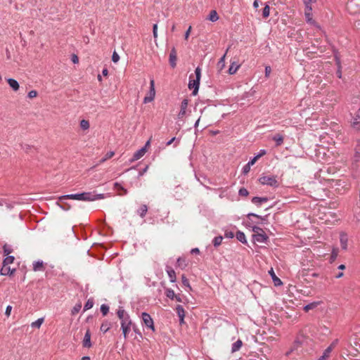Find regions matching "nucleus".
I'll return each instance as SVG.
<instances>
[{"label": "nucleus", "mask_w": 360, "mask_h": 360, "mask_svg": "<svg viewBox=\"0 0 360 360\" xmlns=\"http://www.w3.org/2000/svg\"><path fill=\"white\" fill-rule=\"evenodd\" d=\"M104 198V194H95L94 193L91 192H84L82 193L62 195L59 198L58 200L60 202H63V201L66 199H72L82 201H94L99 199H103Z\"/></svg>", "instance_id": "obj_1"}, {"label": "nucleus", "mask_w": 360, "mask_h": 360, "mask_svg": "<svg viewBox=\"0 0 360 360\" xmlns=\"http://www.w3.org/2000/svg\"><path fill=\"white\" fill-rule=\"evenodd\" d=\"M195 78H193V75H191L189 77V83L188 88L191 90H193L192 94L195 96L199 89L200 81L201 77V68L200 67H197L195 70Z\"/></svg>", "instance_id": "obj_2"}, {"label": "nucleus", "mask_w": 360, "mask_h": 360, "mask_svg": "<svg viewBox=\"0 0 360 360\" xmlns=\"http://www.w3.org/2000/svg\"><path fill=\"white\" fill-rule=\"evenodd\" d=\"M248 220L245 222L246 225L252 227V231L254 232V234H258L261 232H263V229L257 226L252 225L253 224H258V222L253 221L251 217H255L257 219H261L262 221L266 220V217H262L259 215H257L254 213H249L247 215Z\"/></svg>", "instance_id": "obj_3"}, {"label": "nucleus", "mask_w": 360, "mask_h": 360, "mask_svg": "<svg viewBox=\"0 0 360 360\" xmlns=\"http://www.w3.org/2000/svg\"><path fill=\"white\" fill-rule=\"evenodd\" d=\"M259 181L262 185H267L273 188H277L279 186L276 176L274 175L262 176L259 179Z\"/></svg>", "instance_id": "obj_4"}, {"label": "nucleus", "mask_w": 360, "mask_h": 360, "mask_svg": "<svg viewBox=\"0 0 360 360\" xmlns=\"http://www.w3.org/2000/svg\"><path fill=\"white\" fill-rule=\"evenodd\" d=\"M132 322L130 317L125 318L121 321V329L124 338H127L129 333L131 331Z\"/></svg>", "instance_id": "obj_5"}, {"label": "nucleus", "mask_w": 360, "mask_h": 360, "mask_svg": "<svg viewBox=\"0 0 360 360\" xmlns=\"http://www.w3.org/2000/svg\"><path fill=\"white\" fill-rule=\"evenodd\" d=\"M141 319L143 324H144L146 327L152 330L153 331L155 330L153 320L149 314L143 312L141 314Z\"/></svg>", "instance_id": "obj_6"}, {"label": "nucleus", "mask_w": 360, "mask_h": 360, "mask_svg": "<svg viewBox=\"0 0 360 360\" xmlns=\"http://www.w3.org/2000/svg\"><path fill=\"white\" fill-rule=\"evenodd\" d=\"M155 96V82L154 79H150V90L147 96H146L143 98V103H148L153 101Z\"/></svg>", "instance_id": "obj_7"}, {"label": "nucleus", "mask_w": 360, "mask_h": 360, "mask_svg": "<svg viewBox=\"0 0 360 360\" xmlns=\"http://www.w3.org/2000/svg\"><path fill=\"white\" fill-rule=\"evenodd\" d=\"M352 126L356 130H360V108L354 114L352 122Z\"/></svg>", "instance_id": "obj_8"}, {"label": "nucleus", "mask_w": 360, "mask_h": 360, "mask_svg": "<svg viewBox=\"0 0 360 360\" xmlns=\"http://www.w3.org/2000/svg\"><path fill=\"white\" fill-rule=\"evenodd\" d=\"M253 238L256 242L264 243L267 241L268 237L265 234L264 231H263L258 234H253Z\"/></svg>", "instance_id": "obj_9"}, {"label": "nucleus", "mask_w": 360, "mask_h": 360, "mask_svg": "<svg viewBox=\"0 0 360 360\" xmlns=\"http://www.w3.org/2000/svg\"><path fill=\"white\" fill-rule=\"evenodd\" d=\"M176 312L179 318L180 324L184 323L185 311L181 305H177L176 307Z\"/></svg>", "instance_id": "obj_10"}, {"label": "nucleus", "mask_w": 360, "mask_h": 360, "mask_svg": "<svg viewBox=\"0 0 360 360\" xmlns=\"http://www.w3.org/2000/svg\"><path fill=\"white\" fill-rule=\"evenodd\" d=\"M187 107H188V100L184 99L181 103L180 111L178 114V117L179 119H181L186 115Z\"/></svg>", "instance_id": "obj_11"}, {"label": "nucleus", "mask_w": 360, "mask_h": 360, "mask_svg": "<svg viewBox=\"0 0 360 360\" xmlns=\"http://www.w3.org/2000/svg\"><path fill=\"white\" fill-rule=\"evenodd\" d=\"M82 343L84 347L89 348L91 347V333L89 330L86 331Z\"/></svg>", "instance_id": "obj_12"}, {"label": "nucleus", "mask_w": 360, "mask_h": 360, "mask_svg": "<svg viewBox=\"0 0 360 360\" xmlns=\"http://www.w3.org/2000/svg\"><path fill=\"white\" fill-rule=\"evenodd\" d=\"M169 64L174 68L176 65V51L175 48H172L169 53Z\"/></svg>", "instance_id": "obj_13"}, {"label": "nucleus", "mask_w": 360, "mask_h": 360, "mask_svg": "<svg viewBox=\"0 0 360 360\" xmlns=\"http://www.w3.org/2000/svg\"><path fill=\"white\" fill-rule=\"evenodd\" d=\"M340 241L341 247L343 250H346L347 248V241L348 238L347 235L345 233H341L340 236Z\"/></svg>", "instance_id": "obj_14"}, {"label": "nucleus", "mask_w": 360, "mask_h": 360, "mask_svg": "<svg viewBox=\"0 0 360 360\" xmlns=\"http://www.w3.org/2000/svg\"><path fill=\"white\" fill-rule=\"evenodd\" d=\"M240 65L238 64V63L235 62V61H233L231 62L230 66H229V73L230 75H233L235 74L237 70H238V68H240Z\"/></svg>", "instance_id": "obj_15"}, {"label": "nucleus", "mask_w": 360, "mask_h": 360, "mask_svg": "<svg viewBox=\"0 0 360 360\" xmlns=\"http://www.w3.org/2000/svg\"><path fill=\"white\" fill-rule=\"evenodd\" d=\"M117 315L118 318L121 320H124L127 317H130L129 315L125 311V310L123 309V307H119Z\"/></svg>", "instance_id": "obj_16"}, {"label": "nucleus", "mask_w": 360, "mask_h": 360, "mask_svg": "<svg viewBox=\"0 0 360 360\" xmlns=\"http://www.w3.org/2000/svg\"><path fill=\"white\" fill-rule=\"evenodd\" d=\"M146 153V149L141 148V149L138 150L133 156L132 161L138 160L140 158H141L145 153Z\"/></svg>", "instance_id": "obj_17"}, {"label": "nucleus", "mask_w": 360, "mask_h": 360, "mask_svg": "<svg viewBox=\"0 0 360 360\" xmlns=\"http://www.w3.org/2000/svg\"><path fill=\"white\" fill-rule=\"evenodd\" d=\"M166 271L168 274V276L169 278V281L172 283H174L176 281V273L174 269H172L169 266H167Z\"/></svg>", "instance_id": "obj_18"}, {"label": "nucleus", "mask_w": 360, "mask_h": 360, "mask_svg": "<svg viewBox=\"0 0 360 360\" xmlns=\"http://www.w3.org/2000/svg\"><path fill=\"white\" fill-rule=\"evenodd\" d=\"M7 82H8L9 86H11V88H12L13 91H16L19 89V87H20L19 84L15 79L9 78L7 79Z\"/></svg>", "instance_id": "obj_19"}, {"label": "nucleus", "mask_w": 360, "mask_h": 360, "mask_svg": "<svg viewBox=\"0 0 360 360\" xmlns=\"http://www.w3.org/2000/svg\"><path fill=\"white\" fill-rule=\"evenodd\" d=\"M111 326H112V324L110 321H104L101 326L100 330L101 332L105 333L110 330V328H111Z\"/></svg>", "instance_id": "obj_20"}, {"label": "nucleus", "mask_w": 360, "mask_h": 360, "mask_svg": "<svg viewBox=\"0 0 360 360\" xmlns=\"http://www.w3.org/2000/svg\"><path fill=\"white\" fill-rule=\"evenodd\" d=\"M243 345V342L240 340H238L236 342L232 344L231 347V352L234 353L236 352H238L240 349L241 347Z\"/></svg>", "instance_id": "obj_21"}, {"label": "nucleus", "mask_w": 360, "mask_h": 360, "mask_svg": "<svg viewBox=\"0 0 360 360\" xmlns=\"http://www.w3.org/2000/svg\"><path fill=\"white\" fill-rule=\"evenodd\" d=\"M268 201V198H266V197H264V198H261V197H253L252 199V203L257 205H262L263 202H266Z\"/></svg>", "instance_id": "obj_22"}, {"label": "nucleus", "mask_w": 360, "mask_h": 360, "mask_svg": "<svg viewBox=\"0 0 360 360\" xmlns=\"http://www.w3.org/2000/svg\"><path fill=\"white\" fill-rule=\"evenodd\" d=\"M236 237L237 240H239L240 242H241L242 243H243V244L247 243L245 235L243 232H242L240 231H238L236 232Z\"/></svg>", "instance_id": "obj_23"}, {"label": "nucleus", "mask_w": 360, "mask_h": 360, "mask_svg": "<svg viewBox=\"0 0 360 360\" xmlns=\"http://www.w3.org/2000/svg\"><path fill=\"white\" fill-rule=\"evenodd\" d=\"M44 263L41 260L36 261L33 263V270L35 271L43 270Z\"/></svg>", "instance_id": "obj_24"}, {"label": "nucleus", "mask_w": 360, "mask_h": 360, "mask_svg": "<svg viewBox=\"0 0 360 360\" xmlns=\"http://www.w3.org/2000/svg\"><path fill=\"white\" fill-rule=\"evenodd\" d=\"M304 16H305L306 22L308 24H310V25H316V21L313 19L312 13H304Z\"/></svg>", "instance_id": "obj_25"}, {"label": "nucleus", "mask_w": 360, "mask_h": 360, "mask_svg": "<svg viewBox=\"0 0 360 360\" xmlns=\"http://www.w3.org/2000/svg\"><path fill=\"white\" fill-rule=\"evenodd\" d=\"M207 19L212 22H216L219 19L217 11L215 10L211 11Z\"/></svg>", "instance_id": "obj_26"}, {"label": "nucleus", "mask_w": 360, "mask_h": 360, "mask_svg": "<svg viewBox=\"0 0 360 360\" xmlns=\"http://www.w3.org/2000/svg\"><path fill=\"white\" fill-rule=\"evenodd\" d=\"M147 211H148V207L146 205H143L138 210L137 212L139 214V216L143 218L146 216Z\"/></svg>", "instance_id": "obj_27"}, {"label": "nucleus", "mask_w": 360, "mask_h": 360, "mask_svg": "<svg viewBox=\"0 0 360 360\" xmlns=\"http://www.w3.org/2000/svg\"><path fill=\"white\" fill-rule=\"evenodd\" d=\"M272 139L274 141H276L277 146L282 145L283 143V137L280 134L274 135Z\"/></svg>", "instance_id": "obj_28"}, {"label": "nucleus", "mask_w": 360, "mask_h": 360, "mask_svg": "<svg viewBox=\"0 0 360 360\" xmlns=\"http://www.w3.org/2000/svg\"><path fill=\"white\" fill-rule=\"evenodd\" d=\"M44 318H39L37 321L32 322L31 323V326L32 328H39L41 326V324L44 323Z\"/></svg>", "instance_id": "obj_29"}, {"label": "nucleus", "mask_w": 360, "mask_h": 360, "mask_svg": "<svg viewBox=\"0 0 360 360\" xmlns=\"http://www.w3.org/2000/svg\"><path fill=\"white\" fill-rule=\"evenodd\" d=\"M269 273H270V274H271V277H272V278H273V280H274V282L275 285L278 286V285H281V284H282L281 281L278 278H277V277L276 276V275H275V274H274V272L273 269H271V270L269 271Z\"/></svg>", "instance_id": "obj_30"}, {"label": "nucleus", "mask_w": 360, "mask_h": 360, "mask_svg": "<svg viewBox=\"0 0 360 360\" xmlns=\"http://www.w3.org/2000/svg\"><path fill=\"white\" fill-rule=\"evenodd\" d=\"M165 294H166V296L171 300H174V297H176L174 291L170 288H168L166 290Z\"/></svg>", "instance_id": "obj_31"}, {"label": "nucleus", "mask_w": 360, "mask_h": 360, "mask_svg": "<svg viewBox=\"0 0 360 360\" xmlns=\"http://www.w3.org/2000/svg\"><path fill=\"white\" fill-rule=\"evenodd\" d=\"M222 240H223V238L221 236L214 237L212 240L214 246L217 247V246L220 245L221 244Z\"/></svg>", "instance_id": "obj_32"}, {"label": "nucleus", "mask_w": 360, "mask_h": 360, "mask_svg": "<svg viewBox=\"0 0 360 360\" xmlns=\"http://www.w3.org/2000/svg\"><path fill=\"white\" fill-rule=\"evenodd\" d=\"M338 255V248H333V250H332V252H331V255H330V262H333L337 257Z\"/></svg>", "instance_id": "obj_33"}, {"label": "nucleus", "mask_w": 360, "mask_h": 360, "mask_svg": "<svg viewBox=\"0 0 360 360\" xmlns=\"http://www.w3.org/2000/svg\"><path fill=\"white\" fill-rule=\"evenodd\" d=\"M270 15V7L268 5H266L262 11V15L264 18H266Z\"/></svg>", "instance_id": "obj_34"}, {"label": "nucleus", "mask_w": 360, "mask_h": 360, "mask_svg": "<svg viewBox=\"0 0 360 360\" xmlns=\"http://www.w3.org/2000/svg\"><path fill=\"white\" fill-rule=\"evenodd\" d=\"M80 127L83 129V130H86L89 128V121L86 120H82L81 122H80Z\"/></svg>", "instance_id": "obj_35"}, {"label": "nucleus", "mask_w": 360, "mask_h": 360, "mask_svg": "<svg viewBox=\"0 0 360 360\" xmlns=\"http://www.w3.org/2000/svg\"><path fill=\"white\" fill-rule=\"evenodd\" d=\"M94 306V301L91 300H88L84 306V311L89 310L91 309Z\"/></svg>", "instance_id": "obj_36"}, {"label": "nucleus", "mask_w": 360, "mask_h": 360, "mask_svg": "<svg viewBox=\"0 0 360 360\" xmlns=\"http://www.w3.org/2000/svg\"><path fill=\"white\" fill-rule=\"evenodd\" d=\"M14 261V257L13 256H8L6 257L4 260V266H8L10 264H12Z\"/></svg>", "instance_id": "obj_37"}, {"label": "nucleus", "mask_w": 360, "mask_h": 360, "mask_svg": "<svg viewBox=\"0 0 360 360\" xmlns=\"http://www.w3.org/2000/svg\"><path fill=\"white\" fill-rule=\"evenodd\" d=\"M114 152L113 151H109L105 155V157L101 159V162H105V160L111 158L113 157L114 155Z\"/></svg>", "instance_id": "obj_38"}, {"label": "nucleus", "mask_w": 360, "mask_h": 360, "mask_svg": "<svg viewBox=\"0 0 360 360\" xmlns=\"http://www.w3.org/2000/svg\"><path fill=\"white\" fill-rule=\"evenodd\" d=\"M101 313L103 314V316H105L107 315V314L108 313L109 311V307L106 304H102L101 306Z\"/></svg>", "instance_id": "obj_39"}, {"label": "nucleus", "mask_w": 360, "mask_h": 360, "mask_svg": "<svg viewBox=\"0 0 360 360\" xmlns=\"http://www.w3.org/2000/svg\"><path fill=\"white\" fill-rule=\"evenodd\" d=\"M1 274L3 275H7L9 273H12L13 271H11V269L9 266H3L2 269H1Z\"/></svg>", "instance_id": "obj_40"}, {"label": "nucleus", "mask_w": 360, "mask_h": 360, "mask_svg": "<svg viewBox=\"0 0 360 360\" xmlns=\"http://www.w3.org/2000/svg\"><path fill=\"white\" fill-rule=\"evenodd\" d=\"M177 264L181 268H184L186 266V261L184 259H181V257L177 259Z\"/></svg>", "instance_id": "obj_41"}, {"label": "nucleus", "mask_w": 360, "mask_h": 360, "mask_svg": "<svg viewBox=\"0 0 360 360\" xmlns=\"http://www.w3.org/2000/svg\"><path fill=\"white\" fill-rule=\"evenodd\" d=\"M181 279H182V283H183V285H184V286H186V287L188 288H189V290H191V285H190V284H189V281H188V280L187 279V278H186L184 275H183V276H182V277H181Z\"/></svg>", "instance_id": "obj_42"}, {"label": "nucleus", "mask_w": 360, "mask_h": 360, "mask_svg": "<svg viewBox=\"0 0 360 360\" xmlns=\"http://www.w3.org/2000/svg\"><path fill=\"white\" fill-rule=\"evenodd\" d=\"M238 194L240 196H248L249 194V192L246 188H240V190L238 191Z\"/></svg>", "instance_id": "obj_43"}, {"label": "nucleus", "mask_w": 360, "mask_h": 360, "mask_svg": "<svg viewBox=\"0 0 360 360\" xmlns=\"http://www.w3.org/2000/svg\"><path fill=\"white\" fill-rule=\"evenodd\" d=\"M304 5V13H312L311 4H307Z\"/></svg>", "instance_id": "obj_44"}, {"label": "nucleus", "mask_w": 360, "mask_h": 360, "mask_svg": "<svg viewBox=\"0 0 360 360\" xmlns=\"http://www.w3.org/2000/svg\"><path fill=\"white\" fill-rule=\"evenodd\" d=\"M120 60V56L117 54V52L114 51L112 56V60L114 63H117Z\"/></svg>", "instance_id": "obj_45"}, {"label": "nucleus", "mask_w": 360, "mask_h": 360, "mask_svg": "<svg viewBox=\"0 0 360 360\" xmlns=\"http://www.w3.org/2000/svg\"><path fill=\"white\" fill-rule=\"evenodd\" d=\"M115 188L117 190V191H124V194H126L127 193V191L117 182L115 183Z\"/></svg>", "instance_id": "obj_46"}, {"label": "nucleus", "mask_w": 360, "mask_h": 360, "mask_svg": "<svg viewBox=\"0 0 360 360\" xmlns=\"http://www.w3.org/2000/svg\"><path fill=\"white\" fill-rule=\"evenodd\" d=\"M37 94H37V91H35V90H32V91H30L28 93L27 96H28V98H33L37 97Z\"/></svg>", "instance_id": "obj_47"}, {"label": "nucleus", "mask_w": 360, "mask_h": 360, "mask_svg": "<svg viewBox=\"0 0 360 360\" xmlns=\"http://www.w3.org/2000/svg\"><path fill=\"white\" fill-rule=\"evenodd\" d=\"M251 165H249L248 163H247L243 167V173L244 174H248L250 170Z\"/></svg>", "instance_id": "obj_48"}, {"label": "nucleus", "mask_w": 360, "mask_h": 360, "mask_svg": "<svg viewBox=\"0 0 360 360\" xmlns=\"http://www.w3.org/2000/svg\"><path fill=\"white\" fill-rule=\"evenodd\" d=\"M153 34L155 39L158 37V25L154 24L153 27Z\"/></svg>", "instance_id": "obj_49"}, {"label": "nucleus", "mask_w": 360, "mask_h": 360, "mask_svg": "<svg viewBox=\"0 0 360 360\" xmlns=\"http://www.w3.org/2000/svg\"><path fill=\"white\" fill-rule=\"evenodd\" d=\"M11 310H12V307L11 305H8L6 309V311H5V315L7 317L10 316L11 313Z\"/></svg>", "instance_id": "obj_50"}, {"label": "nucleus", "mask_w": 360, "mask_h": 360, "mask_svg": "<svg viewBox=\"0 0 360 360\" xmlns=\"http://www.w3.org/2000/svg\"><path fill=\"white\" fill-rule=\"evenodd\" d=\"M332 350H333V349H331V347H328L324 350V352H323V354H324L325 356H326L327 357H328V356H330V352H332Z\"/></svg>", "instance_id": "obj_51"}, {"label": "nucleus", "mask_w": 360, "mask_h": 360, "mask_svg": "<svg viewBox=\"0 0 360 360\" xmlns=\"http://www.w3.org/2000/svg\"><path fill=\"white\" fill-rule=\"evenodd\" d=\"M271 72V69L270 66H266L265 68V76L266 77H269Z\"/></svg>", "instance_id": "obj_52"}, {"label": "nucleus", "mask_w": 360, "mask_h": 360, "mask_svg": "<svg viewBox=\"0 0 360 360\" xmlns=\"http://www.w3.org/2000/svg\"><path fill=\"white\" fill-rule=\"evenodd\" d=\"M259 158L255 155L253 158H252L248 163L249 164V165H251L252 166L253 165H255V163L256 162V161L258 160Z\"/></svg>", "instance_id": "obj_53"}, {"label": "nucleus", "mask_w": 360, "mask_h": 360, "mask_svg": "<svg viewBox=\"0 0 360 360\" xmlns=\"http://www.w3.org/2000/svg\"><path fill=\"white\" fill-rule=\"evenodd\" d=\"M338 340L335 339L331 342V344L330 345V346H328V347H331V349H333V348L338 345Z\"/></svg>", "instance_id": "obj_54"}, {"label": "nucleus", "mask_w": 360, "mask_h": 360, "mask_svg": "<svg viewBox=\"0 0 360 360\" xmlns=\"http://www.w3.org/2000/svg\"><path fill=\"white\" fill-rule=\"evenodd\" d=\"M266 150L264 149L260 150L259 153L256 155L258 158H261L262 156L266 154Z\"/></svg>", "instance_id": "obj_55"}, {"label": "nucleus", "mask_w": 360, "mask_h": 360, "mask_svg": "<svg viewBox=\"0 0 360 360\" xmlns=\"http://www.w3.org/2000/svg\"><path fill=\"white\" fill-rule=\"evenodd\" d=\"M191 27L190 26L188 27V29L187 30V31L186 32V33H185V35H184L185 39H188L189 34L191 33Z\"/></svg>", "instance_id": "obj_56"}, {"label": "nucleus", "mask_w": 360, "mask_h": 360, "mask_svg": "<svg viewBox=\"0 0 360 360\" xmlns=\"http://www.w3.org/2000/svg\"><path fill=\"white\" fill-rule=\"evenodd\" d=\"M4 252L6 255H8L11 253V250L6 245H4Z\"/></svg>", "instance_id": "obj_57"}, {"label": "nucleus", "mask_w": 360, "mask_h": 360, "mask_svg": "<svg viewBox=\"0 0 360 360\" xmlns=\"http://www.w3.org/2000/svg\"><path fill=\"white\" fill-rule=\"evenodd\" d=\"M314 307V304L313 303L307 304L304 307L305 311H308L311 309H312Z\"/></svg>", "instance_id": "obj_58"}, {"label": "nucleus", "mask_w": 360, "mask_h": 360, "mask_svg": "<svg viewBox=\"0 0 360 360\" xmlns=\"http://www.w3.org/2000/svg\"><path fill=\"white\" fill-rule=\"evenodd\" d=\"M72 60L74 63H77L79 61L78 57L76 55H73L72 58Z\"/></svg>", "instance_id": "obj_59"}, {"label": "nucleus", "mask_w": 360, "mask_h": 360, "mask_svg": "<svg viewBox=\"0 0 360 360\" xmlns=\"http://www.w3.org/2000/svg\"><path fill=\"white\" fill-rule=\"evenodd\" d=\"M191 254H198L200 252V250L198 248H193L191 251Z\"/></svg>", "instance_id": "obj_60"}, {"label": "nucleus", "mask_w": 360, "mask_h": 360, "mask_svg": "<svg viewBox=\"0 0 360 360\" xmlns=\"http://www.w3.org/2000/svg\"><path fill=\"white\" fill-rule=\"evenodd\" d=\"M150 141L148 140V141H146L145 146L143 147H142L143 148H145L146 149V151H147V149L150 146Z\"/></svg>", "instance_id": "obj_61"}, {"label": "nucleus", "mask_w": 360, "mask_h": 360, "mask_svg": "<svg viewBox=\"0 0 360 360\" xmlns=\"http://www.w3.org/2000/svg\"><path fill=\"white\" fill-rule=\"evenodd\" d=\"M253 7L255 8H257L259 7V1L258 0H255L254 2H253Z\"/></svg>", "instance_id": "obj_62"}, {"label": "nucleus", "mask_w": 360, "mask_h": 360, "mask_svg": "<svg viewBox=\"0 0 360 360\" xmlns=\"http://www.w3.org/2000/svg\"><path fill=\"white\" fill-rule=\"evenodd\" d=\"M225 236L228 238H233L234 236L232 232H226Z\"/></svg>", "instance_id": "obj_63"}, {"label": "nucleus", "mask_w": 360, "mask_h": 360, "mask_svg": "<svg viewBox=\"0 0 360 360\" xmlns=\"http://www.w3.org/2000/svg\"><path fill=\"white\" fill-rule=\"evenodd\" d=\"M354 158L356 160H359V158H360V153L359 151L355 152Z\"/></svg>", "instance_id": "obj_64"}]
</instances>
